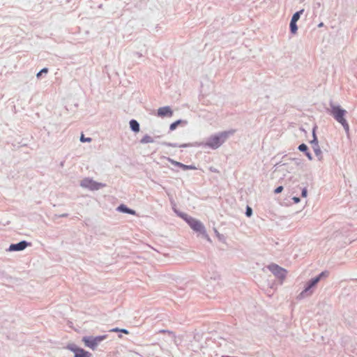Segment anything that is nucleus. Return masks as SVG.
<instances>
[{
	"label": "nucleus",
	"instance_id": "f257e3e1",
	"mask_svg": "<svg viewBox=\"0 0 357 357\" xmlns=\"http://www.w3.org/2000/svg\"><path fill=\"white\" fill-rule=\"evenodd\" d=\"M234 131H225L222 132L218 135L211 136L207 142L206 146L212 148L213 149H218L222 145V143L228 138L230 134H233Z\"/></svg>",
	"mask_w": 357,
	"mask_h": 357
},
{
	"label": "nucleus",
	"instance_id": "f03ea898",
	"mask_svg": "<svg viewBox=\"0 0 357 357\" xmlns=\"http://www.w3.org/2000/svg\"><path fill=\"white\" fill-rule=\"evenodd\" d=\"M331 114L334 119L339 122L344 128L347 132L349 131V126L347 120L344 119V116L347 111L340 108L339 106H331Z\"/></svg>",
	"mask_w": 357,
	"mask_h": 357
},
{
	"label": "nucleus",
	"instance_id": "7ed1b4c3",
	"mask_svg": "<svg viewBox=\"0 0 357 357\" xmlns=\"http://www.w3.org/2000/svg\"><path fill=\"white\" fill-rule=\"evenodd\" d=\"M179 215L188 222L193 230L199 232L204 231V227L199 220L189 217L187 214L180 213Z\"/></svg>",
	"mask_w": 357,
	"mask_h": 357
},
{
	"label": "nucleus",
	"instance_id": "20e7f679",
	"mask_svg": "<svg viewBox=\"0 0 357 357\" xmlns=\"http://www.w3.org/2000/svg\"><path fill=\"white\" fill-rule=\"evenodd\" d=\"M107 337L106 335H101L97 337H84L82 341L85 346L91 349H95L98 344Z\"/></svg>",
	"mask_w": 357,
	"mask_h": 357
},
{
	"label": "nucleus",
	"instance_id": "39448f33",
	"mask_svg": "<svg viewBox=\"0 0 357 357\" xmlns=\"http://www.w3.org/2000/svg\"><path fill=\"white\" fill-rule=\"evenodd\" d=\"M268 268L274 274V275L282 280L285 278L287 271L278 265L272 264L268 266Z\"/></svg>",
	"mask_w": 357,
	"mask_h": 357
},
{
	"label": "nucleus",
	"instance_id": "423d86ee",
	"mask_svg": "<svg viewBox=\"0 0 357 357\" xmlns=\"http://www.w3.org/2000/svg\"><path fill=\"white\" fill-rule=\"evenodd\" d=\"M81 185L89 188L90 190H98L100 188L103 187L104 185L97 183L91 179L86 178L82 181Z\"/></svg>",
	"mask_w": 357,
	"mask_h": 357
},
{
	"label": "nucleus",
	"instance_id": "0eeeda50",
	"mask_svg": "<svg viewBox=\"0 0 357 357\" xmlns=\"http://www.w3.org/2000/svg\"><path fill=\"white\" fill-rule=\"evenodd\" d=\"M328 275V273L326 272H322L319 276H317V278L312 279L310 284H308V286L305 289V290L302 292V294H305L306 292H307L310 289L311 287H312L313 286H314L319 280L320 279L322 278V277H324V276H327Z\"/></svg>",
	"mask_w": 357,
	"mask_h": 357
},
{
	"label": "nucleus",
	"instance_id": "6e6552de",
	"mask_svg": "<svg viewBox=\"0 0 357 357\" xmlns=\"http://www.w3.org/2000/svg\"><path fill=\"white\" fill-rule=\"evenodd\" d=\"M28 245V243L23 241L16 244H11L9 247L10 251H21L24 250Z\"/></svg>",
	"mask_w": 357,
	"mask_h": 357
},
{
	"label": "nucleus",
	"instance_id": "1a4fd4ad",
	"mask_svg": "<svg viewBox=\"0 0 357 357\" xmlns=\"http://www.w3.org/2000/svg\"><path fill=\"white\" fill-rule=\"evenodd\" d=\"M158 115L160 117L172 116L173 112L169 107H162L158 109Z\"/></svg>",
	"mask_w": 357,
	"mask_h": 357
},
{
	"label": "nucleus",
	"instance_id": "9d476101",
	"mask_svg": "<svg viewBox=\"0 0 357 357\" xmlns=\"http://www.w3.org/2000/svg\"><path fill=\"white\" fill-rule=\"evenodd\" d=\"M74 357H91V354L83 349L75 350Z\"/></svg>",
	"mask_w": 357,
	"mask_h": 357
},
{
	"label": "nucleus",
	"instance_id": "9b49d317",
	"mask_svg": "<svg viewBox=\"0 0 357 357\" xmlns=\"http://www.w3.org/2000/svg\"><path fill=\"white\" fill-rule=\"evenodd\" d=\"M118 210L121 211V212H123V213H129V214H132V215H135V211L134 210H132V209H130V208H127L123 204L120 205L118 207Z\"/></svg>",
	"mask_w": 357,
	"mask_h": 357
},
{
	"label": "nucleus",
	"instance_id": "f8f14e48",
	"mask_svg": "<svg viewBox=\"0 0 357 357\" xmlns=\"http://www.w3.org/2000/svg\"><path fill=\"white\" fill-rule=\"evenodd\" d=\"M130 128L131 129L135 132H137L139 131V123H137V121L135 120H131L130 121Z\"/></svg>",
	"mask_w": 357,
	"mask_h": 357
},
{
	"label": "nucleus",
	"instance_id": "ddd939ff",
	"mask_svg": "<svg viewBox=\"0 0 357 357\" xmlns=\"http://www.w3.org/2000/svg\"><path fill=\"white\" fill-rule=\"evenodd\" d=\"M303 10H301L294 13L291 21L296 22L299 20L301 14L303 13Z\"/></svg>",
	"mask_w": 357,
	"mask_h": 357
},
{
	"label": "nucleus",
	"instance_id": "4468645a",
	"mask_svg": "<svg viewBox=\"0 0 357 357\" xmlns=\"http://www.w3.org/2000/svg\"><path fill=\"white\" fill-rule=\"evenodd\" d=\"M290 29L292 33L295 34L297 31L298 27L296 26V22L291 21L290 22Z\"/></svg>",
	"mask_w": 357,
	"mask_h": 357
},
{
	"label": "nucleus",
	"instance_id": "2eb2a0df",
	"mask_svg": "<svg viewBox=\"0 0 357 357\" xmlns=\"http://www.w3.org/2000/svg\"><path fill=\"white\" fill-rule=\"evenodd\" d=\"M141 142L143 144L151 143L153 142V139L150 136L146 135L141 139Z\"/></svg>",
	"mask_w": 357,
	"mask_h": 357
},
{
	"label": "nucleus",
	"instance_id": "dca6fc26",
	"mask_svg": "<svg viewBox=\"0 0 357 357\" xmlns=\"http://www.w3.org/2000/svg\"><path fill=\"white\" fill-rule=\"evenodd\" d=\"M167 160L169 162H171L172 165H175V166L179 167L181 168L182 167L183 163H181L179 162L175 161V160H174L173 159H172L170 158H167Z\"/></svg>",
	"mask_w": 357,
	"mask_h": 357
},
{
	"label": "nucleus",
	"instance_id": "f3484780",
	"mask_svg": "<svg viewBox=\"0 0 357 357\" xmlns=\"http://www.w3.org/2000/svg\"><path fill=\"white\" fill-rule=\"evenodd\" d=\"M181 120H178L174 123H172L171 125H170V130H174L176 128V127L181 123Z\"/></svg>",
	"mask_w": 357,
	"mask_h": 357
},
{
	"label": "nucleus",
	"instance_id": "a211bd4d",
	"mask_svg": "<svg viewBox=\"0 0 357 357\" xmlns=\"http://www.w3.org/2000/svg\"><path fill=\"white\" fill-rule=\"evenodd\" d=\"M80 141L82 142H90L91 141V138L90 137H85L83 134L81 135L80 137Z\"/></svg>",
	"mask_w": 357,
	"mask_h": 357
},
{
	"label": "nucleus",
	"instance_id": "6ab92c4d",
	"mask_svg": "<svg viewBox=\"0 0 357 357\" xmlns=\"http://www.w3.org/2000/svg\"><path fill=\"white\" fill-rule=\"evenodd\" d=\"M183 170H188V169H195L196 167L192 165H186L183 164L182 167Z\"/></svg>",
	"mask_w": 357,
	"mask_h": 357
},
{
	"label": "nucleus",
	"instance_id": "aec40b11",
	"mask_svg": "<svg viewBox=\"0 0 357 357\" xmlns=\"http://www.w3.org/2000/svg\"><path fill=\"white\" fill-rule=\"evenodd\" d=\"M298 149L301 151H306L307 150V146L305 144H302L299 145Z\"/></svg>",
	"mask_w": 357,
	"mask_h": 357
},
{
	"label": "nucleus",
	"instance_id": "412c9836",
	"mask_svg": "<svg viewBox=\"0 0 357 357\" xmlns=\"http://www.w3.org/2000/svg\"><path fill=\"white\" fill-rule=\"evenodd\" d=\"M252 213V208L248 206L246 208V212H245L246 215L248 217H250V216H251Z\"/></svg>",
	"mask_w": 357,
	"mask_h": 357
},
{
	"label": "nucleus",
	"instance_id": "4be33fe9",
	"mask_svg": "<svg viewBox=\"0 0 357 357\" xmlns=\"http://www.w3.org/2000/svg\"><path fill=\"white\" fill-rule=\"evenodd\" d=\"M48 72L47 68L42 69L38 74L37 77H39L43 73H47Z\"/></svg>",
	"mask_w": 357,
	"mask_h": 357
},
{
	"label": "nucleus",
	"instance_id": "5701e85b",
	"mask_svg": "<svg viewBox=\"0 0 357 357\" xmlns=\"http://www.w3.org/2000/svg\"><path fill=\"white\" fill-rule=\"evenodd\" d=\"M160 333H167V334H169V335H174V333L172 331H168V330H161V331H160Z\"/></svg>",
	"mask_w": 357,
	"mask_h": 357
},
{
	"label": "nucleus",
	"instance_id": "b1692460",
	"mask_svg": "<svg viewBox=\"0 0 357 357\" xmlns=\"http://www.w3.org/2000/svg\"><path fill=\"white\" fill-rule=\"evenodd\" d=\"M282 190H283V187L282 186H279L277 188H275V194L280 193Z\"/></svg>",
	"mask_w": 357,
	"mask_h": 357
},
{
	"label": "nucleus",
	"instance_id": "393cba45",
	"mask_svg": "<svg viewBox=\"0 0 357 357\" xmlns=\"http://www.w3.org/2000/svg\"><path fill=\"white\" fill-rule=\"evenodd\" d=\"M68 349L75 353V350L80 349L81 348H77L76 347H68Z\"/></svg>",
	"mask_w": 357,
	"mask_h": 357
},
{
	"label": "nucleus",
	"instance_id": "a878e982",
	"mask_svg": "<svg viewBox=\"0 0 357 357\" xmlns=\"http://www.w3.org/2000/svg\"><path fill=\"white\" fill-rule=\"evenodd\" d=\"M302 197H307V190L305 188L302 191Z\"/></svg>",
	"mask_w": 357,
	"mask_h": 357
},
{
	"label": "nucleus",
	"instance_id": "bb28decb",
	"mask_svg": "<svg viewBox=\"0 0 357 357\" xmlns=\"http://www.w3.org/2000/svg\"><path fill=\"white\" fill-rule=\"evenodd\" d=\"M110 332H120V329L118 328H112L110 330Z\"/></svg>",
	"mask_w": 357,
	"mask_h": 357
},
{
	"label": "nucleus",
	"instance_id": "cd10ccee",
	"mask_svg": "<svg viewBox=\"0 0 357 357\" xmlns=\"http://www.w3.org/2000/svg\"><path fill=\"white\" fill-rule=\"evenodd\" d=\"M120 332L123 333L125 334H128L129 333L128 331L126 330V329H120Z\"/></svg>",
	"mask_w": 357,
	"mask_h": 357
},
{
	"label": "nucleus",
	"instance_id": "c85d7f7f",
	"mask_svg": "<svg viewBox=\"0 0 357 357\" xmlns=\"http://www.w3.org/2000/svg\"><path fill=\"white\" fill-rule=\"evenodd\" d=\"M293 199L295 203H298L300 202V199L298 197H294Z\"/></svg>",
	"mask_w": 357,
	"mask_h": 357
},
{
	"label": "nucleus",
	"instance_id": "c756f323",
	"mask_svg": "<svg viewBox=\"0 0 357 357\" xmlns=\"http://www.w3.org/2000/svg\"><path fill=\"white\" fill-rule=\"evenodd\" d=\"M306 155L308 157V158H310V159H311V158H311V155H310V153L307 152V153H306Z\"/></svg>",
	"mask_w": 357,
	"mask_h": 357
},
{
	"label": "nucleus",
	"instance_id": "7c9ffc66",
	"mask_svg": "<svg viewBox=\"0 0 357 357\" xmlns=\"http://www.w3.org/2000/svg\"><path fill=\"white\" fill-rule=\"evenodd\" d=\"M186 146H188L187 144H182V145L179 146V147H186Z\"/></svg>",
	"mask_w": 357,
	"mask_h": 357
},
{
	"label": "nucleus",
	"instance_id": "2f4dec72",
	"mask_svg": "<svg viewBox=\"0 0 357 357\" xmlns=\"http://www.w3.org/2000/svg\"><path fill=\"white\" fill-rule=\"evenodd\" d=\"M167 145L170 146H175L174 145H172V144H169V143L167 144Z\"/></svg>",
	"mask_w": 357,
	"mask_h": 357
},
{
	"label": "nucleus",
	"instance_id": "473e14b6",
	"mask_svg": "<svg viewBox=\"0 0 357 357\" xmlns=\"http://www.w3.org/2000/svg\"><path fill=\"white\" fill-rule=\"evenodd\" d=\"M323 26V23H320V24H319V27H321V26Z\"/></svg>",
	"mask_w": 357,
	"mask_h": 357
}]
</instances>
